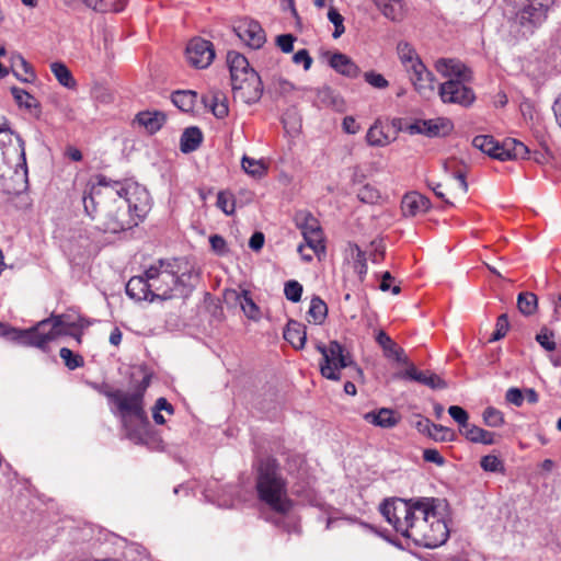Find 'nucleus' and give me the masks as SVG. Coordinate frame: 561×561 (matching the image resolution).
Masks as SVG:
<instances>
[{"instance_id":"obj_1","label":"nucleus","mask_w":561,"mask_h":561,"mask_svg":"<svg viewBox=\"0 0 561 561\" xmlns=\"http://www.w3.org/2000/svg\"><path fill=\"white\" fill-rule=\"evenodd\" d=\"M84 211L98 219V228L118 233L131 229L146 217L150 209V195L138 183L115 181L103 174L82 197Z\"/></svg>"},{"instance_id":"obj_2","label":"nucleus","mask_w":561,"mask_h":561,"mask_svg":"<svg viewBox=\"0 0 561 561\" xmlns=\"http://www.w3.org/2000/svg\"><path fill=\"white\" fill-rule=\"evenodd\" d=\"M435 497L386 499L379 506L380 514L401 536L417 546L436 548L449 537L447 524L437 511Z\"/></svg>"},{"instance_id":"obj_3","label":"nucleus","mask_w":561,"mask_h":561,"mask_svg":"<svg viewBox=\"0 0 561 561\" xmlns=\"http://www.w3.org/2000/svg\"><path fill=\"white\" fill-rule=\"evenodd\" d=\"M149 385L150 377L144 376L133 391L116 389L105 392V397L114 405L111 411L119 417L126 437L136 444L145 443L151 428L144 400Z\"/></svg>"},{"instance_id":"obj_4","label":"nucleus","mask_w":561,"mask_h":561,"mask_svg":"<svg viewBox=\"0 0 561 561\" xmlns=\"http://www.w3.org/2000/svg\"><path fill=\"white\" fill-rule=\"evenodd\" d=\"M255 468L259 500L276 513H287L291 508V501L288 499L287 482L277 460L273 457L260 458Z\"/></svg>"},{"instance_id":"obj_5","label":"nucleus","mask_w":561,"mask_h":561,"mask_svg":"<svg viewBox=\"0 0 561 561\" xmlns=\"http://www.w3.org/2000/svg\"><path fill=\"white\" fill-rule=\"evenodd\" d=\"M79 327L81 324L71 316H51L31 329L19 331L15 339L24 345L44 348L49 342L61 335H73L72 330Z\"/></svg>"},{"instance_id":"obj_6","label":"nucleus","mask_w":561,"mask_h":561,"mask_svg":"<svg viewBox=\"0 0 561 561\" xmlns=\"http://www.w3.org/2000/svg\"><path fill=\"white\" fill-rule=\"evenodd\" d=\"M397 54L415 91L421 95L433 92L434 75L425 67L414 47L408 42H399Z\"/></svg>"},{"instance_id":"obj_7","label":"nucleus","mask_w":561,"mask_h":561,"mask_svg":"<svg viewBox=\"0 0 561 561\" xmlns=\"http://www.w3.org/2000/svg\"><path fill=\"white\" fill-rule=\"evenodd\" d=\"M316 350L322 355L319 364L322 377L339 381L341 379L340 370L347 367H355L359 374L362 370L357 368L352 355L345 351V347L337 341H331L328 345L318 342Z\"/></svg>"},{"instance_id":"obj_8","label":"nucleus","mask_w":561,"mask_h":561,"mask_svg":"<svg viewBox=\"0 0 561 561\" xmlns=\"http://www.w3.org/2000/svg\"><path fill=\"white\" fill-rule=\"evenodd\" d=\"M472 146L500 161L527 159L529 156L528 147L514 138L500 142L491 135H478L472 139Z\"/></svg>"},{"instance_id":"obj_9","label":"nucleus","mask_w":561,"mask_h":561,"mask_svg":"<svg viewBox=\"0 0 561 561\" xmlns=\"http://www.w3.org/2000/svg\"><path fill=\"white\" fill-rule=\"evenodd\" d=\"M176 260H159L146 270V275L151 282L154 299L167 300L172 297V291L179 283L175 271Z\"/></svg>"},{"instance_id":"obj_10","label":"nucleus","mask_w":561,"mask_h":561,"mask_svg":"<svg viewBox=\"0 0 561 561\" xmlns=\"http://www.w3.org/2000/svg\"><path fill=\"white\" fill-rule=\"evenodd\" d=\"M554 0H519L516 5L519 10L515 15V23L519 24L526 32H533L547 18L548 9Z\"/></svg>"},{"instance_id":"obj_11","label":"nucleus","mask_w":561,"mask_h":561,"mask_svg":"<svg viewBox=\"0 0 561 561\" xmlns=\"http://www.w3.org/2000/svg\"><path fill=\"white\" fill-rule=\"evenodd\" d=\"M295 222L300 230L307 247L320 257L325 253L324 233L319 220L308 211H299L295 216Z\"/></svg>"},{"instance_id":"obj_12","label":"nucleus","mask_w":561,"mask_h":561,"mask_svg":"<svg viewBox=\"0 0 561 561\" xmlns=\"http://www.w3.org/2000/svg\"><path fill=\"white\" fill-rule=\"evenodd\" d=\"M468 81L449 79L439 85V96L444 103L458 104L463 107L470 106L476 94L471 88L466 85Z\"/></svg>"},{"instance_id":"obj_13","label":"nucleus","mask_w":561,"mask_h":561,"mask_svg":"<svg viewBox=\"0 0 561 561\" xmlns=\"http://www.w3.org/2000/svg\"><path fill=\"white\" fill-rule=\"evenodd\" d=\"M234 99L247 104L259 102L263 94V84L257 72H250L249 76L231 82Z\"/></svg>"},{"instance_id":"obj_14","label":"nucleus","mask_w":561,"mask_h":561,"mask_svg":"<svg viewBox=\"0 0 561 561\" xmlns=\"http://www.w3.org/2000/svg\"><path fill=\"white\" fill-rule=\"evenodd\" d=\"M237 36L250 48H261L265 41V32L257 21L252 19H242L233 26Z\"/></svg>"},{"instance_id":"obj_15","label":"nucleus","mask_w":561,"mask_h":561,"mask_svg":"<svg viewBox=\"0 0 561 561\" xmlns=\"http://www.w3.org/2000/svg\"><path fill=\"white\" fill-rule=\"evenodd\" d=\"M408 129L410 134H420L427 137H445L453 131L454 124L447 117L416 119Z\"/></svg>"},{"instance_id":"obj_16","label":"nucleus","mask_w":561,"mask_h":561,"mask_svg":"<svg viewBox=\"0 0 561 561\" xmlns=\"http://www.w3.org/2000/svg\"><path fill=\"white\" fill-rule=\"evenodd\" d=\"M215 57L213 44L201 37L191 39L186 46L187 61L195 68L208 67Z\"/></svg>"},{"instance_id":"obj_17","label":"nucleus","mask_w":561,"mask_h":561,"mask_svg":"<svg viewBox=\"0 0 561 561\" xmlns=\"http://www.w3.org/2000/svg\"><path fill=\"white\" fill-rule=\"evenodd\" d=\"M436 71L445 78L471 81V70L459 59L455 58H439L435 61Z\"/></svg>"},{"instance_id":"obj_18","label":"nucleus","mask_w":561,"mask_h":561,"mask_svg":"<svg viewBox=\"0 0 561 561\" xmlns=\"http://www.w3.org/2000/svg\"><path fill=\"white\" fill-rule=\"evenodd\" d=\"M126 294L135 300H154L151 282L146 275L133 276L126 284Z\"/></svg>"},{"instance_id":"obj_19","label":"nucleus","mask_w":561,"mask_h":561,"mask_svg":"<svg viewBox=\"0 0 561 561\" xmlns=\"http://www.w3.org/2000/svg\"><path fill=\"white\" fill-rule=\"evenodd\" d=\"M364 420L381 428H392L400 422V416L391 409L381 408L365 413Z\"/></svg>"},{"instance_id":"obj_20","label":"nucleus","mask_w":561,"mask_h":561,"mask_svg":"<svg viewBox=\"0 0 561 561\" xmlns=\"http://www.w3.org/2000/svg\"><path fill=\"white\" fill-rule=\"evenodd\" d=\"M376 342L381 346L386 357L394 359L397 363L408 365L409 359L404 350L400 347L386 332L379 331Z\"/></svg>"},{"instance_id":"obj_21","label":"nucleus","mask_w":561,"mask_h":561,"mask_svg":"<svg viewBox=\"0 0 561 561\" xmlns=\"http://www.w3.org/2000/svg\"><path fill=\"white\" fill-rule=\"evenodd\" d=\"M227 62L229 66L231 82L249 76L250 72H256L250 67L248 59L240 53L229 51L227 55Z\"/></svg>"},{"instance_id":"obj_22","label":"nucleus","mask_w":561,"mask_h":561,"mask_svg":"<svg viewBox=\"0 0 561 561\" xmlns=\"http://www.w3.org/2000/svg\"><path fill=\"white\" fill-rule=\"evenodd\" d=\"M402 378L417 381L432 389H443L446 387V382L436 374L417 370L413 365H410L402 373Z\"/></svg>"},{"instance_id":"obj_23","label":"nucleus","mask_w":561,"mask_h":561,"mask_svg":"<svg viewBox=\"0 0 561 561\" xmlns=\"http://www.w3.org/2000/svg\"><path fill=\"white\" fill-rule=\"evenodd\" d=\"M284 339L296 350H301L305 347L307 341V329L306 325L295 321L289 320L286 329L284 330Z\"/></svg>"},{"instance_id":"obj_24","label":"nucleus","mask_w":561,"mask_h":561,"mask_svg":"<svg viewBox=\"0 0 561 561\" xmlns=\"http://www.w3.org/2000/svg\"><path fill=\"white\" fill-rule=\"evenodd\" d=\"M10 68L13 75L22 82H32L35 79V72L26 59L19 53H11L9 57Z\"/></svg>"},{"instance_id":"obj_25","label":"nucleus","mask_w":561,"mask_h":561,"mask_svg":"<svg viewBox=\"0 0 561 561\" xmlns=\"http://www.w3.org/2000/svg\"><path fill=\"white\" fill-rule=\"evenodd\" d=\"M401 208L405 216H415L430 208V201L419 193H409L402 198Z\"/></svg>"},{"instance_id":"obj_26","label":"nucleus","mask_w":561,"mask_h":561,"mask_svg":"<svg viewBox=\"0 0 561 561\" xmlns=\"http://www.w3.org/2000/svg\"><path fill=\"white\" fill-rule=\"evenodd\" d=\"M329 64L336 72L348 78H356L359 75L358 66L345 54H332Z\"/></svg>"},{"instance_id":"obj_27","label":"nucleus","mask_w":561,"mask_h":561,"mask_svg":"<svg viewBox=\"0 0 561 561\" xmlns=\"http://www.w3.org/2000/svg\"><path fill=\"white\" fill-rule=\"evenodd\" d=\"M67 5L83 3L90 9L95 11L106 12H121L125 8V0H62Z\"/></svg>"},{"instance_id":"obj_28","label":"nucleus","mask_w":561,"mask_h":561,"mask_svg":"<svg viewBox=\"0 0 561 561\" xmlns=\"http://www.w3.org/2000/svg\"><path fill=\"white\" fill-rule=\"evenodd\" d=\"M381 14L393 21L399 22L403 20L405 8L402 0H373Z\"/></svg>"},{"instance_id":"obj_29","label":"nucleus","mask_w":561,"mask_h":561,"mask_svg":"<svg viewBox=\"0 0 561 561\" xmlns=\"http://www.w3.org/2000/svg\"><path fill=\"white\" fill-rule=\"evenodd\" d=\"M165 115L162 112L144 111L136 115V122L146 128L150 134L159 131L165 123Z\"/></svg>"},{"instance_id":"obj_30","label":"nucleus","mask_w":561,"mask_h":561,"mask_svg":"<svg viewBox=\"0 0 561 561\" xmlns=\"http://www.w3.org/2000/svg\"><path fill=\"white\" fill-rule=\"evenodd\" d=\"M444 170L447 174H449L457 184V188L466 194L468 192V183H467V165L458 162L455 159H450L444 162Z\"/></svg>"},{"instance_id":"obj_31","label":"nucleus","mask_w":561,"mask_h":561,"mask_svg":"<svg viewBox=\"0 0 561 561\" xmlns=\"http://www.w3.org/2000/svg\"><path fill=\"white\" fill-rule=\"evenodd\" d=\"M461 435L469 442L482 445H494L496 443V434L486 431L478 425L469 424Z\"/></svg>"},{"instance_id":"obj_32","label":"nucleus","mask_w":561,"mask_h":561,"mask_svg":"<svg viewBox=\"0 0 561 561\" xmlns=\"http://www.w3.org/2000/svg\"><path fill=\"white\" fill-rule=\"evenodd\" d=\"M202 101L205 106L209 107L211 113L219 119L225 118L229 113L227 100L219 92L203 95Z\"/></svg>"},{"instance_id":"obj_33","label":"nucleus","mask_w":561,"mask_h":561,"mask_svg":"<svg viewBox=\"0 0 561 561\" xmlns=\"http://www.w3.org/2000/svg\"><path fill=\"white\" fill-rule=\"evenodd\" d=\"M203 141V134L198 127L186 128L180 139V148L184 153L195 151Z\"/></svg>"},{"instance_id":"obj_34","label":"nucleus","mask_w":561,"mask_h":561,"mask_svg":"<svg viewBox=\"0 0 561 561\" xmlns=\"http://www.w3.org/2000/svg\"><path fill=\"white\" fill-rule=\"evenodd\" d=\"M328 316V306L319 296H313L307 311L309 323L322 324Z\"/></svg>"},{"instance_id":"obj_35","label":"nucleus","mask_w":561,"mask_h":561,"mask_svg":"<svg viewBox=\"0 0 561 561\" xmlns=\"http://www.w3.org/2000/svg\"><path fill=\"white\" fill-rule=\"evenodd\" d=\"M172 103L182 112H192L197 101V93L191 90H180L172 93Z\"/></svg>"},{"instance_id":"obj_36","label":"nucleus","mask_w":561,"mask_h":561,"mask_svg":"<svg viewBox=\"0 0 561 561\" xmlns=\"http://www.w3.org/2000/svg\"><path fill=\"white\" fill-rule=\"evenodd\" d=\"M50 70L54 73L57 81L67 89H73L77 85V82L69 70V68L59 61H55L50 65Z\"/></svg>"},{"instance_id":"obj_37","label":"nucleus","mask_w":561,"mask_h":561,"mask_svg":"<svg viewBox=\"0 0 561 561\" xmlns=\"http://www.w3.org/2000/svg\"><path fill=\"white\" fill-rule=\"evenodd\" d=\"M366 141L373 147H385L390 144L389 136L383 131L382 126L376 122L366 134Z\"/></svg>"},{"instance_id":"obj_38","label":"nucleus","mask_w":561,"mask_h":561,"mask_svg":"<svg viewBox=\"0 0 561 561\" xmlns=\"http://www.w3.org/2000/svg\"><path fill=\"white\" fill-rule=\"evenodd\" d=\"M14 136V133L10 129L9 124L5 119L0 122V146L5 147L7 145L12 142V137ZM15 138L18 140L19 147L21 148V157L23 159V164L25 165V142L23 138L20 135H15Z\"/></svg>"},{"instance_id":"obj_39","label":"nucleus","mask_w":561,"mask_h":561,"mask_svg":"<svg viewBox=\"0 0 561 561\" xmlns=\"http://www.w3.org/2000/svg\"><path fill=\"white\" fill-rule=\"evenodd\" d=\"M11 93L20 107H24L28 111L39 107L38 101L24 89L13 87L11 88Z\"/></svg>"},{"instance_id":"obj_40","label":"nucleus","mask_w":561,"mask_h":561,"mask_svg":"<svg viewBox=\"0 0 561 561\" xmlns=\"http://www.w3.org/2000/svg\"><path fill=\"white\" fill-rule=\"evenodd\" d=\"M241 167L247 174L256 179H261L266 174V167L263 161L255 160L248 156H243Z\"/></svg>"},{"instance_id":"obj_41","label":"nucleus","mask_w":561,"mask_h":561,"mask_svg":"<svg viewBox=\"0 0 561 561\" xmlns=\"http://www.w3.org/2000/svg\"><path fill=\"white\" fill-rule=\"evenodd\" d=\"M517 307L523 314H533L537 309V296L529 291L520 293L517 297Z\"/></svg>"},{"instance_id":"obj_42","label":"nucleus","mask_w":561,"mask_h":561,"mask_svg":"<svg viewBox=\"0 0 561 561\" xmlns=\"http://www.w3.org/2000/svg\"><path fill=\"white\" fill-rule=\"evenodd\" d=\"M237 298L244 313L249 318L254 319L259 313V308L253 301L250 293L248 290H242L241 294L237 296Z\"/></svg>"},{"instance_id":"obj_43","label":"nucleus","mask_w":561,"mask_h":561,"mask_svg":"<svg viewBox=\"0 0 561 561\" xmlns=\"http://www.w3.org/2000/svg\"><path fill=\"white\" fill-rule=\"evenodd\" d=\"M426 428L431 437L435 440L447 442L451 439L453 432L439 424L431 423L430 420H425Z\"/></svg>"},{"instance_id":"obj_44","label":"nucleus","mask_w":561,"mask_h":561,"mask_svg":"<svg viewBox=\"0 0 561 561\" xmlns=\"http://www.w3.org/2000/svg\"><path fill=\"white\" fill-rule=\"evenodd\" d=\"M482 417L484 424L490 427H500L504 424L503 413L493 407H488L483 411Z\"/></svg>"},{"instance_id":"obj_45","label":"nucleus","mask_w":561,"mask_h":561,"mask_svg":"<svg viewBox=\"0 0 561 561\" xmlns=\"http://www.w3.org/2000/svg\"><path fill=\"white\" fill-rule=\"evenodd\" d=\"M217 207L226 215H232L236 210V201L231 193L221 191L217 195Z\"/></svg>"},{"instance_id":"obj_46","label":"nucleus","mask_w":561,"mask_h":561,"mask_svg":"<svg viewBox=\"0 0 561 561\" xmlns=\"http://www.w3.org/2000/svg\"><path fill=\"white\" fill-rule=\"evenodd\" d=\"M448 414L459 425L460 433H462V431H465L466 427H468V425L470 424L468 422V412L459 405H450L448 408Z\"/></svg>"},{"instance_id":"obj_47","label":"nucleus","mask_w":561,"mask_h":561,"mask_svg":"<svg viewBox=\"0 0 561 561\" xmlns=\"http://www.w3.org/2000/svg\"><path fill=\"white\" fill-rule=\"evenodd\" d=\"M554 334L552 331L548 330L547 328H542L537 334H536V341L539 343V345L545 348L548 352H552L557 350V344L553 340Z\"/></svg>"},{"instance_id":"obj_48","label":"nucleus","mask_w":561,"mask_h":561,"mask_svg":"<svg viewBox=\"0 0 561 561\" xmlns=\"http://www.w3.org/2000/svg\"><path fill=\"white\" fill-rule=\"evenodd\" d=\"M59 355L61 359L65 362V365L71 370L83 365V358L80 355L75 354L71 350L67 347L60 348Z\"/></svg>"},{"instance_id":"obj_49","label":"nucleus","mask_w":561,"mask_h":561,"mask_svg":"<svg viewBox=\"0 0 561 561\" xmlns=\"http://www.w3.org/2000/svg\"><path fill=\"white\" fill-rule=\"evenodd\" d=\"M357 197L362 203L375 204L380 198V194L376 187L370 184H366L359 188Z\"/></svg>"},{"instance_id":"obj_50","label":"nucleus","mask_w":561,"mask_h":561,"mask_svg":"<svg viewBox=\"0 0 561 561\" xmlns=\"http://www.w3.org/2000/svg\"><path fill=\"white\" fill-rule=\"evenodd\" d=\"M284 295L289 301L298 302L301 299L302 285L295 279L286 282L284 286Z\"/></svg>"},{"instance_id":"obj_51","label":"nucleus","mask_w":561,"mask_h":561,"mask_svg":"<svg viewBox=\"0 0 561 561\" xmlns=\"http://www.w3.org/2000/svg\"><path fill=\"white\" fill-rule=\"evenodd\" d=\"M480 466L486 472H500L504 469L502 460L495 455L483 456Z\"/></svg>"},{"instance_id":"obj_52","label":"nucleus","mask_w":561,"mask_h":561,"mask_svg":"<svg viewBox=\"0 0 561 561\" xmlns=\"http://www.w3.org/2000/svg\"><path fill=\"white\" fill-rule=\"evenodd\" d=\"M328 19L334 25L333 37L339 38L345 32L344 18L335 8L331 7L328 12Z\"/></svg>"},{"instance_id":"obj_53","label":"nucleus","mask_w":561,"mask_h":561,"mask_svg":"<svg viewBox=\"0 0 561 561\" xmlns=\"http://www.w3.org/2000/svg\"><path fill=\"white\" fill-rule=\"evenodd\" d=\"M508 327H510V323H508L507 314L503 313V314L499 316V318L496 320L495 331L492 333L490 341L495 342V341L503 339L508 331Z\"/></svg>"},{"instance_id":"obj_54","label":"nucleus","mask_w":561,"mask_h":561,"mask_svg":"<svg viewBox=\"0 0 561 561\" xmlns=\"http://www.w3.org/2000/svg\"><path fill=\"white\" fill-rule=\"evenodd\" d=\"M365 81L374 88L386 89L389 85L388 80L380 73L367 71L364 75Z\"/></svg>"},{"instance_id":"obj_55","label":"nucleus","mask_w":561,"mask_h":561,"mask_svg":"<svg viewBox=\"0 0 561 561\" xmlns=\"http://www.w3.org/2000/svg\"><path fill=\"white\" fill-rule=\"evenodd\" d=\"M209 243H210L211 250L217 255H225L229 251L226 240L219 234H211L209 237Z\"/></svg>"},{"instance_id":"obj_56","label":"nucleus","mask_w":561,"mask_h":561,"mask_svg":"<svg viewBox=\"0 0 561 561\" xmlns=\"http://www.w3.org/2000/svg\"><path fill=\"white\" fill-rule=\"evenodd\" d=\"M296 37L291 34H282L276 37V44L283 53H291Z\"/></svg>"},{"instance_id":"obj_57","label":"nucleus","mask_w":561,"mask_h":561,"mask_svg":"<svg viewBox=\"0 0 561 561\" xmlns=\"http://www.w3.org/2000/svg\"><path fill=\"white\" fill-rule=\"evenodd\" d=\"M423 459L426 462L435 463L439 467L445 465V458L435 448H426L423 450Z\"/></svg>"},{"instance_id":"obj_58","label":"nucleus","mask_w":561,"mask_h":561,"mask_svg":"<svg viewBox=\"0 0 561 561\" xmlns=\"http://www.w3.org/2000/svg\"><path fill=\"white\" fill-rule=\"evenodd\" d=\"M293 61L296 65L302 64L305 70H309L312 65V58L307 49H300L293 56Z\"/></svg>"},{"instance_id":"obj_59","label":"nucleus","mask_w":561,"mask_h":561,"mask_svg":"<svg viewBox=\"0 0 561 561\" xmlns=\"http://www.w3.org/2000/svg\"><path fill=\"white\" fill-rule=\"evenodd\" d=\"M393 280V277L389 272H385L381 277V282L379 285L380 290L388 291L391 290L393 295H398L401 291L400 286L394 285L391 287V283Z\"/></svg>"},{"instance_id":"obj_60","label":"nucleus","mask_w":561,"mask_h":561,"mask_svg":"<svg viewBox=\"0 0 561 561\" xmlns=\"http://www.w3.org/2000/svg\"><path fill=\"white\" fill-rule=\"evenodd\" d=\"M505 399L515 407H522L524 403V396L518 388H510L506 391Z\"/></svg>"},{"instance_id":"obj_61","label":"nucleus","mask_w":561,"mask_h":561,"mask_svg":"<svg viewBox=\"0 0 561 561\" xmlns=\"http://www.w3.org/2000/svg\"><path fill=\"white\" fill-rule=\"evenodd\" d=\"M343 130L346 134L355 135L359 131L360 126L353 116H346L342 123Z\"/></svg>"},{"instance_id":"obj_62","label":"nucleus","mask_w":561,"mask_h":561,"mask_svg":"<svg viewBox=\"0 0 561 561\" xmlns=\"http://www.w3.org/2000/svg\"><path fill=\"white\" fill-rule=\"evenodd\" d=\"M264 245V234L262 232H254L250 240H249V247L253 251H260Z\"/></svg>"},{"instance_id":"obj_63","label":"nucleus","mask_w":561,"mask_h":561,"mask_svg":"<svg viewBox=\"0 0 561 561\" xmlns=\"http://www.w3.org/2000/svg\"><path fill=\"white\" fill-rule=\"evenodd\" d=\"M154 407L157 408V410L165 411L169 414H173L174 413L173 405L163 397L159 398L156 401Z\"/></svg>"},{"instance_id":"obj_64","label":"nucleus","mask_w":561,"mask_h":561,"mask_svg":"<svg viewBox=\"0 0 561 561\" xmlns=\"http://www.w3.org/2000/svg\"><path fill=\"white\" fill-rule=\"evenodd\" d=\"M298 253L300 254L301 259L305 262H311L313 259V255H316L308 247L307 243L299 244L297 249Z\"/></svg>"}]
</instances>
